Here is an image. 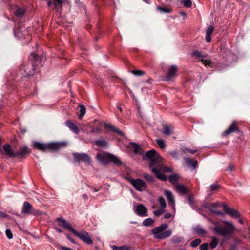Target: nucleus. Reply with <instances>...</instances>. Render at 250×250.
<instances>
[{
	"label": "nucleus",
	"instance_id": "nucleus-61",
	"mask_svg": "<svg viewBox=\"0 0 250 250\" xmlns=\"http://www.w3.org/2000/svg\"><path fill=\"white\" fill-rule=\"evenodd\" d=\"M100 190V188H94V192H98Z\"/></svg>",
	"mask_w": 250,
	"mask_h": 250
},
{
	"label": "nucleus",
	"instance_id": "nucleus-27",
	"mask_svg": "<svg viewBox=\"0 0 250 250\" xmlns=\"http://www.w3.org/2000/svg\"><path fill=\"white\" fill-rule=\"evenodd\" d=\"M194 230L196 233L199 235H204L207 234L206 230L200 226H197L194 227Z\"/></svg>",
	"mask_w": 250,
	"mask_h": 250
},
{
	"label": "nucleus",
	"instance_id": "nucleus-54",
	"mask_svg": "<svg viewBox=\"0 0 250 250\" xmlns=\"http://www.w3.org/2000/svg\"><path fill=\"white\" fill-rule=\"evenodd\" d=\"M212 213H213L214 214H217V215H221V216H223L224 215V213L223 212H222L221 211H217L216 209L215 210H212Z\"/></svg>",
	"mask_w": 250,
	"mask_h": 250
},
{
	"label": "nucleus",
	"instance_id": "nucleus-11",
	"mask_svg": "<svg viewBox=\"0 0 250 250\" xmlns=\"http://www.w3.org/2000/svg\"><path fill=\"white\" fill-rule=\"evenodd\" d=\"M2 154L9 158L15 157V151L13 149L9 144H5L0 149Z\"/></svg>",
	"mask_w": 250,
	"mask_h": 250
},
{
	"label": "nucleus",
	"instance_id": "nucleus-1",
	"mask_svg": "<svg viewBox=\"0 0 250 250\" xmlns=\"http://www.w3.org/2000/svg\"><path fill=\"white\" fill-rule=\"evenodd\" d=\"M144 158L150 160L149 167L156 177L162 181H167V176L160 171L169 172L170 169L163 165L162 157L154 149H151L146 153Z\"/></svg>",
	"mask_w": 250,
	"mask_h": 250
},
{
	"label": "nucleus",
	"instance_id": "nucleus-33",
	"mask_svg": "<svg viewBox=\"0 0 250 250\" xmlns=\"http://www.w3.org/2000/svg\"><path fill=\"white\" fill-rule=\"evenodd\" d=\"M112 250H130V247L128 246H116L115 245H113L112 246Z\"/></svg>",
	"mask_w": 250,
	"mask_h": 250
},
{
	"label": "nucleus",
	"instance_id": "nucleus-43",
	"mask_svg": "<svg viewBox=\"0 0 250 250\" xmlns=\"http://www.w3.org/2000/svg\"><path fill=\"white\" fill-rule=\"evenodd\" d=\"M156 142L161 148H164L165 147V144L164 140L158 139L156 140Z\"/></svg>",
	"mask_w": 250,
	"mask_h": 250
},
{
	"label": "nucleus",
	"instance_id": "nucleus-47",
	"mask_svg": "<svg viewBox=\"0 0 250 250\" xmlns=\"http://www.w3.org/2000/svg\"><path fill=\"white\" fill-rule=\"evenodd\" d=\"M159 202L162 208H165L166 207V203L163 197H161L159 198Z\"/></svg>",
	"mask_w": 250,
	"mask_h": 250
},
{
	"label": "nucleus",
	"instance_id": "nucleus-22",
	"mask_svg": "<svg viewBox=\"0 0 250 250\" xmlns=\"http://www.w3.org/2000/svg\"><path fill=\"white\" fill-rule=\"evenodd\" d=\"M66 126L75 134H78L79 130L78 128L70 121L68 120L66 122Z\"/></svg>",
	"mask_w": 250,
	"mask_h": 250
},
{
	"label": "nucleus",
	"instance_id": "nucleus-41",
	"mask_svg": "<svg viewBox=\"0 0 250 250\" xmlns=\"http://www.w3.org/2000/svg\"><path fill=\"white\" fill-rule=\"evenodd\" d=\"M130 72L133 75L137 76H142L145 74L144 71L140 70H131Z\"/></svg>",
	"mask_w": 250,
	"mask_h": 250
},
{
	"label": "nucleus",
	"instance_id": "nucleus-10",
	"mask_svg": "<svg viewBox=\"0 0 250 250\" xmlns=\"http://www.w3.org/2000/svg\"><path fill=\"white\" fill-rule=\"evenodd\" d=\"M73 234L87 244L91 245L93 243L91 237L89 236V234L85 231L78 232L75 230Z\"/></svg>",
	"mask_w": 250,
	"mask_h": 250
},
{
	"label": "nucleus",
	"instance_id": "nucleus-42",
	"mask_svg": "<svg viewBox=\"0 0 250 250\" xmlns=\"http://www.w3.org/2000/svg\"><path fill=\"white\" fill-rule=\"evenodd\" d=\"M181 2L184 4L186 7L189 8L191 6L192 2L191 0H181Z\"/></svg>",
	"mask_w": 250,
	"mask_h": 250
},
{
	"label": "nucleus",
	"instance_id": "nucleus-48",
	"mask_svg": "<svg viewBox=\"0 0 250 250\" xmlns=\"http://www.w3.org/2000/svg\"><path fill=\"white\" fill-rule=\"evenodd\" d=\"M197 150H192L190 148H185L183 149L182 152L184 153H190L191 154H194L195 152H196Z\"/></svg>",
	"mask_w": 250,
	"mask_h": 250
},
{
	"label": "nucleus",
	"instance_id": "nucleus-55",
	"mask_svg": "<svg viewBox=\"0 0 250 250\" xmlns=\"http://www.w3.org/2000/svg\"><path fill=\"white\" fill-rule=\"evenodd\" d=\"M234 167L233 165L231 164H229L228 165V169H229L230 171H232L234 170Z\"/></svg>",
	"mask_w": 250,
	"mask_h": 250
},
{
	"label": "nucleus",
	"instance_id": "nucleus-35",
	"mask_svg": "<svg viewBox=\"0 0 250 250\" xmlns=\"http://www.w3.org/2000/svg\"><path fill=\"white\" fill-rule=\"evenodd\" d=\"M184 238L182 236H174L172 237L171 241L173 243H179L183 241Z\"/></svg>",
	"mask_w": 250,
	"mask_h": 250
},
{
	"label": "nucleus",
	"instance_id": "nucleus-37",
	"mask_svg": "<svg viewBox=\"0 0 250 250\" xmlns=\"http://www.w3.org/2000/svg\"><path fill=\"white\" fill-rule=\"evenodd\" d=\"M201 242V240L199 238H197V239H196L194 240H193L191 243H190V246L193 247V248H195L197 246H198Z\"/></svg>",
	"mask_w": 250,
	"mask_h": 250
},
{
	"label": "nucleus",
	"instance_id": "nucleus-36",
	"mask_svg": "<svg viewBox=\"0 0 250 250\" xmlns=\"http://www.w3.org/2000/svg\"><path fill=\"white\" fill-rule=\"evenodd\" d=\"M218 242V239L214 237L212 238V241L210 242L209 245L212 249H214L217 245Z\"/></svg>",
	"mask_w": 250,
	"mask_h": 250
},
{
	"label": "nucleus",
	"instance_id": "nucleus-28",
	"mask_svg": "<svg viewBox=\"0 0 250 250\" xmlns=\"http://www.w3.org/2000/svg\"><path fill=\"white\" fill-rule=\"evenodd\" d=\"M219 206V204L217 202L216 203H207L205 205V208H208L211 212H212V210H215V208Z\"/></svg>",
	"mask_w": 250,
	"mask_h": 250
},
{
	"label": "nucleus",
	"instance_id": "nucleus-9",
	"mask_svg": "<svg viewBox=\"0 0 250 250\" xmlns=\"http://www.w3.org/2000/svg\"><path fill=\"white\" fill-rule=\"evenodd\" d=\"M30 57H32V58L34 60V62H32V68H29V66L23 68L25 73L26 74V76H29L33 74V71L36 68V64H35V62H37L40 59V57L34 53L31 54Z\"/></svg>",
	"mask_w": 250,
	"mask_h": 250
},
{
	"label": "nucleus",
	"instance_id": "nucleus-58",
	"mask_svg": "<svg viewBox=\"0 0 250 250\" xmlns=\"http://www.w3.org/2000/svg\"><path fill=\"white\" fill-rule=\"evenodd\" d=\"M60 248L62 250H74L72 249L68 248L63 246H61Z\"/></svg>",
	"mask_w": 250,
	"mask_h": 250
},
{
	"label": "nucleus",
	"instance_id": "nucleus-57",
	"mask_svg": "<svg viewBox=\"0 0 250 250\" xmlns=\"http://www.w3.org/2000/svg\"><path fill=\"white\" fill-rule=\"evenodd\" d=\"M0 217H7L8 215L4 212L0 211Z\"/></svg>",
	"mask_w": 250,
	"mask_h": 250
},
{
	"label": "nucleus",
	"instance_id": "nucleus-12",
	"mask_svg": "<svg viewBox=\"0 0 250 250\" xmlns=\"http://www.w3.org/2000/svg\"><path fill=\"white\" fill-rule=\"evenodd\" d=\"M135 212L139 216L145 217L148 216V210L142 204H139L135 209Z\"/></svg>",
	"mask_w": 250,
	"mask_h": 250
},
{
	"label": "nucleus",
	"instance_id": "nucleus-50",
	"mask_svg": "<svg viewBox=\"0 0 250 250\" xmlns=\"http://www.w3.org/2000/svg\"><path fill=\"white\" fill-rule=\"evenodd\" d=\"M208 243H204L200 246L199 249L200 250H208Z\"/></svg>",
	"mask_w": 250,
	"mask_h": 250
},
{
	"label": "nucleus",
	"instance_id": "nucleus-3",
	"mask_svg": "<svg viewBox=\"0 0 250 250\" xmlns=\"http://www.w3.org/2000/svg\"><path fill=\"white\" fill-rule=\"evenodd\" d=\"M167 228V224L163 223L160 226L153 228L151 230V232L155 239H165L170 237L172 234L171 230H166Z\"/></svg>",
	"mask_w": 250,
	"mask_h": 250
},
{
	"label": "nucleus",
	"instance_id": "nucleus-32",
	"mask_svg": "<svg viewBox=\"0 0 250 250\" xmlns=\"http://www.w3.org/2000/svg\"><path fill=\"white\" fill-rule=\"evenodd\" d=\"M94 143L99 147H104L107 145V142L104 140H96Z\"/></svg>",
	"mask_w": 250,
	"mask_h": 250
},
{
	"label": "nucleus",
	"instance_id": "nucleus-23",
	"mask_svg": "<svg viewBox=\"0 0 250 250\" xmlns=\"http://www.w3.org/2000/svg\"><path fill=\"white\" fill-rule=\"evenodd\" d=\"M174 127L168 125H165L163 127L162 133L166 136H169L173 133Z\"/></svg>",
	"mask_w": 250,
	"mask_h": 250
},
{
	"label": "nucleus",
	"instance_id": "nucleus-60",
	"mask_svg": "<svg viewBox=\"0 0 250 250\" xmlns=\"http://www.w3.org/2000/svg\"><path fill=\"white\" fill-rule=\"evenodd\" d=\"M55 230H56V231L59 233H61L62 232V230L59 228H55Z\"/></svg>",
	"mask_w": 250,
	"mask_h": 250
},
{
	"label": "nucleus",
	"instance_id": "nucleus-15",
	"mask_svg": "<svg viewBox=\"0 0 250 250\" xmlns=\"http://www.w3.org/2000/svg\"><path fill=\"white\" fill-rule=\"evenodd\" d=\"M224 207L225 212L231 217L233 218H239L240 217V214L237 210L233 209L226 205H224Z\"/></svg>",
	"mask_w": 250,
	"mask_h": 250
},
{
	"label": "nucleus",
	"instance_id": "nucleus-17",
	"mask_svg": "<svg viewBox=\"0 0 250 250\" xmlns=\"http://www.w3.org/2000/svg\"><path fill=\"white\" fill-rule=\"evenodd\" d=\"M177 67L176 65H172L168 71V73L166 76V79L167 81L171 80L173 78L176 76V73Z\"/></svg>",
	"mask_w": 250,
	"mask_h": 250
},
{
	"label": "nucleus",
	"instance_id": "nucleus-52",
	"mask_svg": "<svg viewBox=\"0 0 250 250\" xmlns=\"http://www.w3.org/2000/svg\"><path fill=\"white\" fill-rule=\"evenodd\" d=\"M188 202L190 205H192L194 202V198L192 195H189L188 198Z\"/></svg>",
	"mask_w": 250,
	"mask_h": 250
},
{
	"label": "nucleus",
	"instance_id": "nucleus-19",
	"mask_svg": "<svg viewBox=\"0 0 250 250\" xmlns=\"http://www.w3.org/2000/svg\"><path fill=\"white\" fill-rule=\"evenodd\" d=\"M175 190L180 194H188L189 190L186 187L182 184H176L175 186Z\"/></svg>",
	"mask_w": 250,
	"mask_h": 250
},
{
	"label": "nucleus",
	"instance_id": "nucleus-45",
	"mask_svg": "<svg viewBox=\"0 0 250 250\" xmlns=\"http://www.w3.org/2000/svg\"><path fill=\"white\" fill-rule=\"evenodd\" d=\"M143 177L148 181L153 182L154 178L151 176L147 173H144L143 174Z\"/></svg>",
	"mask_w": 250,
	"mask_h": 250
},
{
	"label": "nucleus",
	"instance_id": "nucleus-26",
	"mask_svg": "<svg viewBox=\"0 0 250 250\" xmlns=\"http://www.w3.org/2000/svg\"><path fill=\"white\" fill-rule=\"evenodd\" d=\"M130 146L131 148L133 149L135 153L139 154H142L143 153L140 146L136 143H131L130 144Z\"/></svg>",
	"mask_w": 250,
	"mask_h": 250
},
{
	"label": "nucleus",
	"instance_id": "nucleus-40",
	"mask_svg": "<svg viewBox=\"0 0 250 250\" xmlns=\"http://www.w3.org/2000/svg\"><path fill=\"white\" fill-rule=\"evenodd\" d=\"M106 126L109 128L110 129L113 130L114 132L118 133L119 134L122 135L123 134V132L120 131L118 128H116L115 126H112L110 125H106Z\"/></svg>",
	"mask_w": 250,
	"mask_h": 250
},
{
	"label": "nucleus",
	"instance_id": "nucleus-2",
	"mask_svg": "<svg viewBox=\"0 0 250 250\" xmlns=\"http://www.w3.org/2000/svg\"><path fill=\"white\" fill-rule=\"evenodd\" d=\"M211 222L214 225V227L212 230L216 234L220 235L223 236H230L232 235L235 232H238L233 223L232 222L223 220L222 222L225 224V226L220 227L219 223L217 221L210 220Z\"/></svg>",
	"mask_w": 250,
	"mask_h": 250
},
{
	"label": "nucleus",
	"instance_id": "nucleus-29",
	"mask_svg": "<svg viewBox=\"0 0 250 250\" xmlns=\"http://www.w3.org/2000/svg\"><path fill=\"white\" fill-rule=\"evenodd\" d=\"M156 9L162 13H170L172 11L171 8L168 7H162L160 6H157Z\"/></svg>",
	"mask_w": 250,
	"mask_h": 250
},
{
	"label": "nucleus",
	"instance_id": "nucleus-62",
	"mask_svg": "<svg viewBox=\"0 0 250 250\" xmlns=\"http://www.w3.org/2000/svg\"><path fill=\"white\" fill-rule=\"evenodd\" d=\"M180 14H181V15H183V16H186V14H185V12H180Z\"/></svg>",
	"mask_w": 250,
	"mask_h": 250
},
{
	"label": "nucleus",
	"instance_id": "nucleus-20",
	"mask_svg": "<svg viewBox=\"0 0 250 250\" xmlns=\"http://www.w3.org/2000/svg\"><path fill=\"white\" fill-rule=\"evenodd\" d=\"M28 153L29 150L27 147L24 146L20 148L19 151L15 152V157L21 158Z\"/></svg>",
	"mask_w": 250,
	"mask_h": 250
},
{
	"label": "nucleus",
	"instance_id": "nucleus-51",
	"mask_svg": "<svg viewBox=\"0 0 250 250\" xmlns=\"http://www.w3.org/2000/svg\"><path fill=\"white\" fill-rule=\"evenodd\" d=\"M175 210L174 211V213L173 214H171V213H165V214L164 215V217H163V218L164 219H168L171 217H174V215H175Z\"/></svg>",
	"mask_w": 250,
	"mask_h": 250
},
{
	"label": "nucleus",
	"instance_id": "nucleus-30",
	"mask_svg": "<svg viewBox=\"0 0 250 250\" xmlns=\"http://www.w3.org/2000/svg\"><path fill=\"white\" fill-rule=\"evenodd\" d=\"M179 176L177 174H172L169 176V181L172 184L175 185L178 180Z\"/></svg>",
	"mask_w": 250,
	"mask_h": 250
},
{
	"label": "nucleus",
	"instance_id": "nucleus-31",
	"mask_svg": "<svg viewBox=\"0 0 250 250\" xmlns=\"http://www.w3.org/2000/svg\"><path fill=\"white\" fill-rule=\"evenodd\" d=\"M155 221L152 218H148L145 219L143 222V225L146 227H149L151 226L154 223Z\"/></svg>",
	"mask_w": 250,
	"mask_h": 250
},
{
	"label": "nucleus",
	"instance_id": "nucleus-21",
	"mask_svg": "<svg viewBox=\"0 0 250 250\" xmlns=\"http://www.w3.org/2000/svg\"><path fill=\"white\" fill-rule=\"evenodd\" d=\"M54 2L53 3L51 1H49L47 2V5L48 7H51L52 5L53 8L59 9L62 8V0H53Z\"/></svg>",
	"mask_w": 250,
	"mask_h": 250
},
{
	"label": "nucleus",
	"instance_id": "nucleus-4",
	"mask_svg": "<svg viewBox=\"0 0 250 250\" xmlns=\"http://www.w3.org/2000/svg\"><path fill=\"white\" fill-rule=\"evenodd\" d=\"M96 158L101 164L106 165L110 162H113L116 165H121L122 163L117 156L110 153H98Z\"/></svg>",
	"mask_w": 250,
	"mask_h": 250
},
{
	"label": "nucleus",
	"instance_id": "nucleus-7",
	"mask_svg": "<svg viewBox=\"0 0 250 250\" xmlns=\"http://www.w3.org/2000/svg\"><path fill=\"white\" fill-rule=\"evenodd\" d=\"M126 179L128 182L132 185L134 188L139 191H142L147 188L146 183L141 179H134L130 177H127Z\"/></svg>",
	"mask_w": 250,
	"mask_h": 250
},
{
	"label": "nucleus",
	"instance_id": "nucleus-44",
	"mask_svg": "<svg viewBox=\"0 0 250 250\" xmlns=\"http://www.w3.org/2000/svg\"><path fill=\"white\" fill-rule=\"evenodd\" d=\"M101 131V126H95L92 128L91 130V133H100Z\"/></svg>",
	"mask_w": 250,
	"mask_h": 250
},
{
	"label": "nucleus",
	"instance_id": "nucleus-34",
	"mask_svg": "<svg viewBox=\"0 0 250 250\" xmlns=\"http://www.w3.org/2000/svg\"><path fill=\"white\" fill-rule=\"evenodd\" d=\"M24 14V10L22 8H18L15 12L14 14L18 17L21 18Z\"/></svg>",
	"mask_w": 250,
	"mask_h": 250
},
{
	"label": "nucleus",
	"instance_id": "nucleus-6",
	"mask_svg": "<svg viewBox=\"0 0 250 250\" xmlns=\"http://www.w3.org/2000/svg\"><path fill=\"white\" fill-rule=\"evenodd\" d=\"M21 212L26 215H33L39 216L44 214L39 210L34 209L32 206L28 202H24L23 204Z\"/></svg>",
	"mask_w": 250,
	"mask_h": 250
},
{
	"label": "nucleus",
	"instance_id": "nucleus-53",
	"mask_svg": "<svg viewBox=\"0 0 250 250\" xmlns=\"http://www.w3.org/2000/svg\"><path fill=\"white\" fill-rule=\"evenodd\" d=\"M169 154L174 158L178 159L177 153L175 151H172L169 152Z\"/></svg>",
	"mask_w": 250,
	"mask_h": 250
},
{
	"label": "nucleus",
	"instance_id": "nucleus-59",
	"mask_svg": "<svg viewBox=\"0 0 250 250\" xmlns=\"http://www.w3.org/2000/svg\"><path fill=\"white\" fill-rule=\"evenodd\" d=\"M67 237L70 241H71L73 243H75V242L73 240V239L70 237L68 235H67Z\"/></svg>",
	"mask_w": 250,
	"mask_h": 250
},
{
	"label": "nucleus",
	"instance_id": "nucleus-8",
	"mask_svg": "<svg viewBox=\"0 0 250 250\" xmlns=\"http://www.w3.org/2000/svg\"><path fill=\"white\" fill-rule=\"evenodd\" d=\"M191 55L195 58H200V61L205 66L209 67H213V63L209 59H207V55L204 54L202 52L195 50L191 53Z\"/></svg>",
	"mask_w": 250,
	"mask_h": 250
},
{
	"label": "nucleus",
	"instance_id": "nucleus-14",
	"mask_svg": "<svg viewBox=\"0 0 250 250\" xmlns=\"http://www.w3.org/2000/svg\"><path fill=\"white\" fill-rule=\"evenodd\" d=\"M73 156L76 161H83L85 162L90 161L89 157L85 153H74Z\"/></svg>",
	"mask_w": 250,
	"mask_h": 250
},
{
	"label": "nucleus",
	"instance_id": "nucleus-38",
	"mask_svg": "<svg viewBox=\"0 0 250 250\" xmlns=\"http://www.w3.org/2000/svg\"><path fill=\"white\" fill-rule=\"evenodd\" d=\"M209 188L211 191H217L220 188V186L217 183H213L210 185Z\"/></svg>",
	"mask_w": 250,
	"mask_h": 250
},
{
	"label": "nucleus",
	"instance_id": "nucleus-25",
	"mask_svg": "<svg viewBox=\"0 0 250 250\" xmlns=\"http://www.w3.org/2000/svg\"><path fill=\"white\" fill-rule=\"evenodd\" d=\"M186 165L188 167H192L193 169H195L197 167V163L189 158L184 159Z\"/></svg>",
	"mask_w": 250,
	"mask_h": 250
},
{
	"label": "nucleus",
	"instance_id": "nucleus-49",
	"mask_svg": "<svg viewBox=\"0 0 250 250\" xmlns=\"http://www.w3.org/2000/svg\"><path fill=\"white\" fill-rule=\"evenodd\" d=\"M5 233H6V236L7 237V238L9 239H11L13 238L12 233L10 229H6Z\"/></svg>",
	"mask_w": 250,
	"mask_h": 250
},
{
	"label": "nucleus",
	"instance_id": "nucleus-64",
	"mask_svg": "<svg viewBox=\"0 0 250 250\" xmlns=\"http://www.w3.org/2000/svg\"><path fill=\"white\" fill-rule=\"evenodd\" d=\"M118 108L120 110V111H122V108L120 106H118Z\"/></svg>",
	"mask_w": 250,
	"mask_h": 250
},
{
	"label": "nucleus",
	"instance_id": "nucleus-18",
	"mask_svg": "<svg viewBox=\"0 0 250 250\" xmlns=\"http://www.w3.org/2000/svg\"><path fill=\"white\" fill-rule=\"evenodd\" d=\"M236 122L233 121L231 125L229 126V127L225 130L223 132L224 136H227L231 133H232L236 131H238V128L236 125Z\"/></svg>",
	"mask_w": 250,
	"mask_h": 250
},
{
	"label": "nucleus",
	"instance_id": "nucleus-13",
	"mask_svg": "<svg viewBox=\"0 0 250 250\" xmlns=\"http://www.w3.org/2000/svg\"><path fill=\"white\" fill-rule=\"evenodd\" d=\"M56 220L59 222V225L60 226L62 227L65 229H68L69 230L71 231L73 233L75 231V230L70 226V225L69 222H67L62 217H58L57 218Z\"/></svg>",
	"mask_w": 250,
	"mask_h": 250
},
{
	"label": "nucleus",
	"instance_id": "nucleus-24",
	"mask_svg": "<svg viewBox=\"0 0 250 250\" xmlns=\"http://www.w3.org/2000/svg\"><path fill=\"white\" fill-rule=\"evenodd\" d=\"M214 28L212 26H209L208 27L206 32V40L207 42H209L211 41L210 35L213 31Z\"/></svg>",
	"mask_w": 250,
	"mask_h": 250
},
{
	"label": "nucleus",
	"instance_id": "nucleus-16",
	"mask_svg": "<svg viewBox=\"0 0 250 250\" xmlns=\"http://www.w3.org/2000/svg\"><path fill=\"white\" fill-rule=\"evenodd\" d=\"M165 194L168 200V204L171 206L172 208L175 211V201L174 197L172 195V192L169 190H165Z\"/></svg>",
	"mask_w": 250,
	"mask_h": 250
},
{
	"label": "nucleus",
	"instance_id": "nucleus-46",
	"mask_svg": "<svg viewBox=\"0 0 250 250\" xmlns=\"http://www.w3.org/2000/svg\"><path fill=\"white\" fill-rule=\"evenodd\" d=\"M165 212V210L163 209H160L158 210L153 211V213L155 216H159Z\"/></svg>",
	"mask_w": 250,
	"mask_h": 250
},
{
	"label": "nucleus",
	"instance_id": "nucleus-56",
	"mask_svg": "<svg viewBox=\"0 0 250 250\" xmlns=\"http://www.w3.org/2000/svg\"><path fill=\"white\" fill-rule=\"evenodd\" d=\"M21 34V31L20 30L14 31V34L16 36L20 37V34Z\"/></svg>",
	"mask_w": 250,
	"mask_h": 250
},
{
	"label": "nucleus",
	"instance_id": "nucleus-63",
	"mask_svg": "<svg viewBox=\"0 0 250 250\" xmlns=\"http://www.w3.org/2000/svg\"><path fill=\"white\" fill-rule=\"evenodd\" d=\"M239 222L240 224H242L243 223V220H242V219H239Z\"/></svg>",
	"mask_w": 250,
	"mask_h": 250
},
{
	"label": "nucleus",
	"instance_id": "nucleus-5",
	"mask_svg": "<svg viewBox=\"0 0 250 250\" xmlns=\"http://www.w3.org/2000/svg\"><path fill=\"white\" fill-rule=\"evenodd\" d=\"M60 145L58 143H41L39 142H35L34 146L37 149L42 151H46L47 150H55L59 148Z\"/></svg>",
	"mask_w": 250,
	"mask_h": 250
},
{
	"label": "nucleus",
	"instance_id": "nucleus-39",
	"mask_svg": "<svg viewBox=\"0 0 250 250\" xmlns=\"http://www.w3.org/2000/svg\"><path fill=\"white\" fill-rule=\"evenodd\" d=\"M80 115L79 116V118L80 119H81L82 118H83V117L84 116V115L85 113L86 108H85V106L83 105H80Z\"/></svg>",
	"mask_w": 250,
	"mask_h": 250
}]
</instances>
